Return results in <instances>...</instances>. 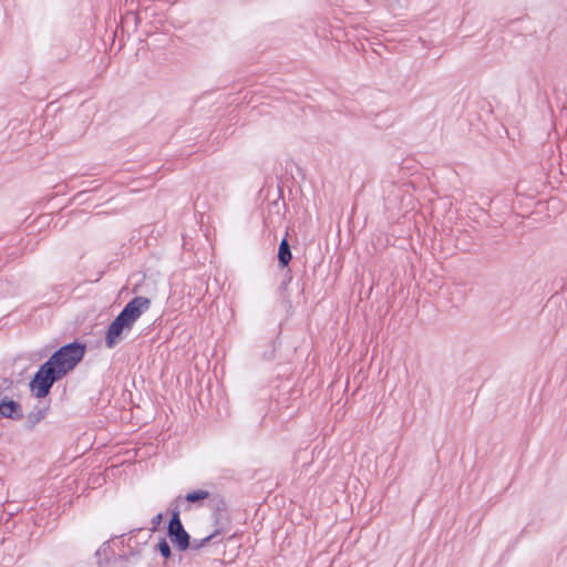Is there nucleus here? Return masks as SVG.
Instances as JSON below:
<instances>
[{
  "mask_svg": "<svg viewBox=\"0 0 567 567\" xmlns=\"http://www.w3.org/2000/svg\"><path fill=\"white\" fill-rule=\"evenodd\" d=\"M86 350V343L79 339L58 348L31 377L29 381L31 394L39 400L45 399L52 386L83 361Z\"/></svg>",
  "mask_w": 567,
  "mask_h": 567,
  "instance_id": "f257e3e1",
  "label": "nucleus"
},
{
  "mask_svg": "<svg viewBox=\"0 0 567 567\" xmlns=\"http://www.w3.org/2000/svg\"><path fill=\"white\" fill-rule=\"evenodd\" d=\"M151 307V299L144 296L132 298L118 312V315L109 323L104 344L107 349H114L132 331L134 323Z\"/></svg>",
  "mask_w": 567,
  "mask_h": 567,
  "instance_id": "f03ea898",
  "label": "nucleus"
},
{
  "mask_svg": "<svg viewBox=\"0 0 567 567\" xmlns=\"http://www.w3.org/2000/svg\"><path fill=\"white\" fill-rule=\"evenodd\" d=\"M167 537L172 544L179 550L185 551L190 547V535L184 528L183 523L167 525Z\"/></svg>",
  "mask_w": 567,
  "mask_h": 567,
  "instance_id": "7ed1b4c3",
  "label": "nucleus"
},
{
  "mask_svg": "<svg viewBox=\"0 0 567 567\" xmlns=\"http://www.w3.org/2000/svg\"><path fill=\"white\" fill-rule=\"evenodd\" d=\"M143 532H144L143 528H133V529L128 530L127 533H125L126 536L127 535L130 536L127 539V544H126V548L128 550L124 551L123 554H120L117 556H114V559H113L114 567H128L127 563L132 558L140 557L141 549H134L133 545H132V540L135 538L136 534H142Z\"/></svg>",
  "mask_w": 567,
  "mask_h": 567,
  "instance_id": "20e7f679",
  "label": "nucleus"
},
{
  "mask_svg": "<svg viewBox=\"0 0 567 567\" xmlns=\"http://www.w3.org/2000/svg\"><path fill=\"white\" fill-rule=\"evenodd\" d=\"M126 536V534L113 535L110 539L105 540L95 551L96 565L97 567H107L110 564L113 565V559L115 556L114 549L111 547V543L115 540V538H122Z\"/></svg>",
  "mask_w": 567,
  "mask_h": 567,
  "instance_id": "39448f33",
  "label": "nucleus"
},
{
  "mask_svg": "<svg viewBox=\"0 0 567 567\" xmlns=\"http://www.w3.org/2000/svg\"><path fill=\"white\" fill-rule=\"evenodd\" d=\"M0 406L4 419H10L12 421H20L23 419V410L19 401L4 395L0 399Z\"/></svg>",
  "mask_w": 567,
  "mask_h": 567,
  "instance_id": "423d86ee",
  "label": "nucleus"
},
{
  "mask_svg": "<svg viewBox=\"0 0 567 567\" xmlns=\"http://www.w3.org/2000/svg\"><path fill=\"white\" fill-rule=\"evenodd\" d=\"M277 260L279 269L290 268L289 264L292 260V251L288 241V231H286L284 238L279 243Z\"/></svg>",
  "mask_w": 567,
  "mask_h": 567,
  "instance_id": "0eeeda50",
  "label": "nucleus"
},
{
  "mask_svg": "<svg viewBox=\"0 0 567 567\" xmlns=\"http://www.w3.org/2000/svg\"><path fill=\"white\" fill-rule=\"evenodd\" d=\"M208 499V507L213 511L215 516V522L218 523V520L221 517V514L227 512V504L224 499V497L220 494H210Z\"/></svg>",
  "mask_w": 567,
  "mask_h": 567,
  "instance_id": "6e6552de",
  "label": "nucleus"
},
{
  "mask_svg": "<svg viewBox=\"0 0 567 567\" xmlns=\"http://www.w3.org/2000/svg\"><path fill=\"white\" fill-rule=\"evenodd\" d=\"M49 409H50L49 404L43 405V406H41L40 404H37L33 408V410L30 413H28V415H27V429L28 430L34 429V426L47 416Z\"/></svg>",
  "mask_w": 567,
  "mask_h": 567,
  "instance_id": "1a4fd4ad",
  "label": "nucleus"
},
{
  "mask_svg": "<svg viewBox=\"0 0 567 567\" xmlns=\"http://www.w3.org/2000/svg\"><path fill=\"white\" fill-rule=\"evenodd\" d=\"M209 497V492L205 489H195L182 496V504L187 503L185 509H189V504L202 506L203 502Z\"/></svg>",
  "mask_w": 567,
  "mask_h": 567,
  "instance_id": "9d476101",
  "label": "nucleus"
},
{
  "mask_svg": "<svg viewBox=\"0 0 567 567\" xmlns=\"http://www.w3.org/2000/svg\"><path fill=\"white\" fill-rule=\"evenodd\" d=\"M182 495L177 496L171 504H169V519L167 525H174L182 523L181 519V509L179 504L182 503Z\"/></svg>",
  "mask_w": 567,
  "mask_h": 567,
  "instance_id": "9b49d317",
  "label": "nucleus"
},
{
  "mask_svg": "<svg viewBox=\"0 0 567 567\" xmlns=\"http://www.w3.org/2000/svg\"><path fill=\"white\" fill-rule=\"evenodd\" d=\"M220 529L217 528L215 529L212 534L207 535L206 537L202 538V539H190V547L189 549H193V550H198L200 549L202 547H204L207 543L214 540L217 538V536L220 535Z\"/></svg>",
  "mask_w": 567,
  "mask_h": 567,
  "instance_id": "f8f14e48",
  "label": "nucleus"
},
{
  "mask_svg": "<svg viewBox=\"0 0 567 567\" xmlns=\"http://www.w3.org/2000/svg\"><path fill=\"white\" fill-rule=\"evenodd\" d=\"M280 342L278 339H272L269 341L267 349L261 352L260 357L265 361H272L276 359V352L278 348L280 347Z\"/></svg>",
  "mask_w": 567,
  "mask_h": 567,
  "instance_id": "ddd939ff",
  "label": "nucleus"
},
{
  "mask_svg": "<svg viewBox=\"0 0 567 567\" xmlns=\"http://www.w3.org/2000/svg\"><path fill=\"white\" fill-rule=\"evenodd\" d=\"M154 550L158 551L165 560H168L173 557L171 546L164 537L159 538L158 543L154 546Z\"/></svg>",
  "mask_w": 567,
  "mask_h": 567,
  "instance_id": "4468645a",
  "label": "nucleus"
},
{
  "mask_svg": "<svg viewBox=\"0 0 567 567\" xmlns=\"http://www.w3.org/2000/svg\"><path fill=\"white\" fill-rule=\"evenodd\" d=\"M163 520H164V514L163 513H158V514H156L152 518V528H150L148 530L144 532L143 544H147L148 543L150 538L152 537V534L159 528V526L163 523Z\"/></svg>",
  "mask_w": 567,
  "mask_h": 567,
  "instance_id": "2eb2a0df",
  "label": "nucleus"
},
{
  "mask_svg": "<svg viewBox=\"0 0 567 567\" xmlns=\"http://www.w3.org/2000/svg\"><path fill=\"white\" fill-rule=\"evenodd\" d=\"M285 274H284V278H282V281L278 288L279 292L281 295H284L287 289H288V286L291 284L292 281V272H291V268H285Z\"/></svg>",
  "mask_w": 567,
  "mask_h": 567,
  "instance_id": "dca6fc26",
  "label": "nucleus"
},
{
  "mask_svg": "<svg viewBox=\"0 0 567 567\" xmlns=\"http://www.w3.org/2000/svg\"><path fill=\"white\" fill-rule=\"evenodd\" d=\"M285 208L286 207V203L284 199H281V192L279 190V197L275 200H272L271 203H269V213H274V214H280V210L281 208Z\"/></svg>",
  "mask_w": 567,
  "mask_h": 567,
  "instance_id": "f3484780",
  "label": "nucleus"
},
{
  "mask_svg": "<svg viewBox=\"0 0 567 567\" xmlns=\"http://www.w3.org/2000/svg\"><path fill=\"white\" fill-rule=\"evenodd\" d=\"M140 535H141V534H136L135 538L132 540V545H133V548H134V549H140L138 547H140L141 545H144V544H143L144 535H143L141 538H138V536H140Z\"/></svg>",
  "mask_w": 567,
  "mask_h": 567,
  "instance_id": "a211bd4d",
  "label": "nucleus"
},
{
  "mask_svg": "<svg viewBox=\"0 0 567 567\" xmlns=\"http://www.w3.org/2000/svg\"><path fill=\"white\" fill-rule=\"evenodd\" d=\"M124 537L125 536H123L122 538H117L120 540L118 548H121V549L126 547V544H127V542H125Z\"/></svg>",
  "mask_w": 567,
  "mask_h": 567,
  "instance_id": "6ab92c4d",
  "label": "nucleus"
},
{
  "mask_svg": "<svg viewBox=\"0 0 567 567\" xmlns=\"http://www.w3.org/2000/svg\"><path fill=\"white\" fill-rule=\"evenodd\" d=\"M128 14H132L134 17L135 25L137 27V24L140 23V17L133 11H130Z\"/></svg>",
  "mask_w": 567,
  "mask_h": 567,
  "instance_id": "aec40b11",
  "label": "nucleus"
},
{
  "mask_svg": "<svg viewBox=\"0 0 567 567\" xmlns=\"http://www.w3.org/2000/svg\"><path fill=\"white\" fill-rule=\"evenodd\" d=\"M83 195H85V192H80L75 195V198L80 199Z\"/></svg>",
  "mask_w": 567,
  "mask_h": 567,
  "instance_id": "412c9836",
  "label": "nucleus"
}]
</instances>
